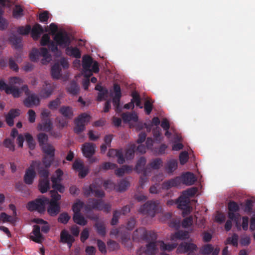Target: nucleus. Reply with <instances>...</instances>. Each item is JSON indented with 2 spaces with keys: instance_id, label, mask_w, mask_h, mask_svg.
<instances>
[{
  "instance_id": "nucleus-1",
  "label": "nucleus",
  "mask_w": 255,
  "mask_h": 255,
  "mask_svg": "<svg viewBox=\"0 0 255 255\" xmlns=\"http://www.w3.org/2000/svg\"><path fill=\"white\" fill-rule=\"evenodd\" d=\"M133 239L137 241L141 240L149 242H157V235L153 231H148L144 228H139L133 232Z\"/></svg>"
},
{
  "instance_id": "nucleus-2",
  "label": "nucleus",
  "mask_w": 255,
  "mask_h": 255,
  "mask_svg": "<svg viewBox=\"0 0 255 255\" xmlns=\"http://www.w3.org/2000/svg\"><path fill=\"white\" fill-rule=\"evenodd\" d=\"M45 201H48V198L42 196L41 198L29 201L26 205V208L31 212L37 211L41 213L45 210Z\"/></svg>"
},
{
  "instance_id": "nucleus-3",
  "label": "nucleus",
  "mask_w": 255,
  "mask_h": 255,
  "mask_svg": "<svg viewBox=\"0 0 255 255\" xmlns=\"http://www.w3.org/2000/svg\"><path fill=\"white\" fill-rule=\"evenodd\" d=\"M86 209H96L109 213L111 211V205L105 203L103 200L91 198L88 200V203L86 207Z\"/></svg>"
},
{
  "instance_id": "nucleus-4",
  "label": "nucleus",
  "mask_w": 255,
  "mask_h": 255,
  "mask_svg": "<svg viewBox=\"0 0 255 255\" xmlns=\"http://www.w3.org/2000/svg\"><path fill=\"white\" fill-rule=\"evenodd\" d=\"M228 208L229 210L228 213L229 219L232 220L235 223L237 228L239 230H240L241 225L239 222V220L241 217V215L239 213H236L238 212L240 210V207L238 204L235 201H230L228 203Z\"/></svg>"
},
{
  "instance_id": "nucleus-5",
  "label": "nucleus",
  "mask_w": 255,
  "mask_h": 255,
  "mask_svg": "<svg viewBox=\"0 0 255 255\" xmlns=\"http://www.w3.org/2000/svg\"><path fill=\"white\" fill-rule=\"evenodd\" d=\"M41 162L37 161H32L30 166L26 170L23 177V181L26 184L31 185L36 177L35 168L39 167Z\"/></svg>"
},
{
  "instance_id": "nucleus-6",
  "label": "nucleus",
  "mask_w": 255,
  "mask_h": 255,
  "mask_svg": "<svg viewBox=\"0 0 255 255\" xmlns=\"http://www.w3.org/2000/svg\"><path fill=\"white\" fill-rule=\"evenodd\" d=\"M90 115L84 113L80 115L74 120L75 127L74 128V132L77 134H79L84 131L85 129V125L90 122Z\"/></svg>"
},
{
  "instance_id": "nucleus-7",
  "label": "nucleus",
  "mask_w": 255,
  "mask_h": 255,
  "mask_svg": "<svg viewBox=\"0 0 255 255\" xmlns=\"http://www.w3.org/2000/svg\"><path fill=\"white\" fill-rule=\"evenodd\" d=\"M158 203L157 201H148L139 208V212L153 217L157 211Z\"/></svg>"
},
{
  "instance_id": "nucleus-8",
  "label": "nucleus",
  "mask_w": 255,
  "mask_h": 255,
  "mask_svg": "<svg viewBox=\"0 0 255 255\" xmlns=\"http://www.w3.org/2000/svg\"><path fill=\"white\" fill-rule=\"evenodd\" d=\"M54 39L57 45L66 48L71 43L70 37L66 32H58L55 35Z\"/></svg>"
},
{
  "instance_id": "nucleus-9",
  "label": "nucleus",
  "mask_w": 255,
  "mask_h": 255,
  "mask_svg": "<svg viewBox=\"0 0 255 255\" xmlns=\"http://www.w3.org/2000/svg\"><path fill=\"white\" fill-rule=\"evenodd\" d=\"M93 63L92 58L89 55H85L82 59V67L84 76L87 78L92 75L91 67Z\"/></svg>"
},
{
  "instance_id": "nucleus-10",
  "label": "nucleus",
  "mask_w": 255,
  "mask_h": 255,
  "mask_svg": "<svg viewBox=\"0 0 255 255\" xmlns=\"http://www.w3.org/2000/svg\"><path fill=\"white\" fill-rule=\"evenodd\" d=\"M190 203L189 198H187L183 194L180 196L176 201V204L177 207L182 210L183 213L188 214L190 213V207L189 204Z\"/></svg>"
},
{
  "instance_id": "nucleus-11",
  "label": "nucleus",
  "mask_w": 255,
  "mask_h": 255,
  "mask_svg": "<svg viewBox=\"0 0 255 255\" xmlns=\"http://www.w3.org/2000/svg\"><path fill=\"white\" fill-rule=\"evenodd\" d=\"M23 101L24 105L27 108L37 106L40 104V99L35 94H29Z\"/></svg>"
},
{
  "instance_id": "nucleus-12",
  "label": "nucleus",
  "mask_w": 255,
  "mask_h": 255,
  "mask_svg": "<svg viewBox=\"0 0 255 255\" xmlns=\"http://www.w3.org/2000/svg\"><path fill=\"white\" fill-rule=\"evenodd\" d=\"M48 204L47 208V213L51 217H55L60 212L61 207L58 203H54V201H49L48 198V201H45V205Z\"/></svg>"
},
{
  "instance_id": "nucleus-13",
  "label": "nucleus",
  "mask_w": 255,
  "mask_h": 255,
  "mask_svg": "<svg viewBox=\"0 0 255 255\" xmlns=\"http://www.w3.org/2000/svg\"><path fill=\"white\" fill-rule=\"evenodd\" d=\"M95 144L91 142H86L82 147V151L84 156L86 157H90L95 153Z\"/></svg>"
},
{
  "instance_id": "nucleus-14",
  "label": "nucleus",
  "mask_w": 255,
  "mask_h": 255,
  "mask_svg": "<svg viewBox=\"0 0 255 255\" xmlns=\"http://www.w3.org/2000/svg\"><path fill=\"white\" fill-rule=\"evenodd\" d=\"M20 110L17 109L10 110L5 116V122L8 126L12 127L14 125V119L20 115Z\"/></svg>"
},
{
  "instance_id": "nucleus-15",
  "label": "nucleus",
  "mask_w": 255,
  "mask_h": 255,
  "mask_svg": "<svg viewBox=\"0 0 255 255\" xmlns=\"http://www.w3.org/2000/svg\"><path fill=\"white\" fill-rule=\"evenodd\" d=\"M180 177H176L163 182L162 184V188L164 190H168L172 187H175L180 185Z\"/></svg>"
},
{
  "instance_id": "nucleus-16",
  "label": "nucleus",
  "mask_w": 255,
  "mask_h": 255,
  "mask_svg": "<svg viewBox=\"0 0 255 255\" xmlns=\"http://www.w3.org/2000/svg\"><path fill=\"white\" fill-rule=\"evenodd\" d=\"M146 162V159L144 157H140L136 163L135 170L138 173H142L146 175L148 169V165L145 167Z\"/></svg>"
},
{
  "instance_id": "nucleus-17",
  "label": "nucleus",
  "mask_w": 255,
  "mask_h": 255,
  "mask_svg": "<svg viewBox=\"0 0 255 255\" xmlns=\"http://www.w3.org/2000/svg\"><path fill=\"white\" fill-rule=\"evenodd\" d=\"M54 88L51 84L45 81L40 92L41 97L47 98L50 97L53 93Z\"/></svg>"
},
{
  "instance_id": "nucleus-18",
  "label": "nucleus",
  "mask_w": 255,
  "mask_h": 255,
  "mask_svg": "<svg viewBox=\"0 0 255 255\" xmlns=\"http://www.w3.org/2000/svg\"><path fill=\"white\" fill-rule=\"evenodd\" d=\"M32 233L33 236H30V239L36 243H41L43 238L40 233V228L39 226L37 225H34Z\"/></svg>"
},
{
  "instance_id": "nucleus-19",
  "label": "nucleus",
  "mask_w": 255,
  "mask_h": 255,
  "mask_svg": "<svg viewBox=\"0 0 255 255\" xmlns=\"http://www.w3.org/2000/svg\"><path fill=\"white\" fill-rule=\"evenodd\" d=\"M180 178L181 183L182 182L183 184L188 186L194 184L196 181V178L194 174L189 172L183 174Z\"/></svg>"
},
{
  "instance_id": "nucleus-20",
  "label": "nucleus",
  "mask_w": 255,
  "mask_h": 255,
  "mask_svg": "<svg viewBox=\"0 0 255 255\" xmlns=\"http://www.w3.org/2000/svg\"><path fill=\"white\" fill-rule=\"evenodd\" d=\"M59 112L66 119L71 120L74 116L73 109L71 107L63 106L59 109Z\"/></svg>"
},
{
  "instance_id": "nucleus-21",
  "label": "nucleus",
  "mask_w": 255,
  "mask_h": 255,
  "mask_svg": "<svg viewBox=\"0 0 255 255\" xmlns=\"http://www.w3.org/2000/svg\"><path fill=\"white\" fill-rule=\"evenodd\" d=\"M52 128V123L50 119H45L41 120V123L37 126L38 130L44 131L46 132L50 131Z\"/></svg>"
},
{
  "instance_id": "nucleus-22",
  "label": "nucleus",
  "mask_w": 255,
  "mask_h": 255,
  "mask_svg": "<svg viewBox=\"0 0 255 255\" xmlns=\"http://www.w3.org/2000/svg\"><path fill=\"white\" fill-rule=\"evenodd\" d=\"M197 249V247L194 244L183 242L180 244L177 250L180 252L185 253L196 251Z\"/></svg>"
},
{
  "instance_id": "nucleus-23",
  "label": "nucleus",
  "mask_w": 255,
  "mask_h": 255,
  "mask_svg": "<svg viewBox=\"0 0 255 255\" xmlns=\"http://www.w3.org/2000/svg\"><path fill=\"white\" fill-rule=\"evenodd\" d=\"M159 241L150 242L146 245L145 253L147 255H154L158 251L157 247H159Z\"/></svg>"
},
{
  "instance_id": "nucleus-24",
  "label": "nucleus",
  "mask_w": 255,
  "mask_h": 255,
  "mask_svg": "<svg viewBox=\"0 0 255 255\" xmlns=\"http://www.w3.org/2000/svg\"><path fill=\"white\" fill-rule=\"evenodd\" d=\"M30 31H31V37L34 40H37L40 37V35L44 32L42 26L38 23H36L32 28H31Z\"/></svg>"
},
{
  "instance_id": "nucleus-25",
  "label": "nucleus",
  "mask_w": 255,
  "mask_h": 255,
  "mask_svg": "<svg viewBox=\"0 0 255 255\" xmlns=\"http://www.w3.org/2000/svg\"><path fill=\"white\" fill-rule=\"evenodd\" d=\"M65 52L67 55L77 59L81 58V56L80 50L76 47L68 46L66 48Z\"/></svg>"
},
{
  "instance_id": "nucleus-26",
  "label": "nucleus",
  "mask_w": 255,
  "mask_h": 255,
  "mask_svg": "<svg viewBox=\"0 0 255 255\" xmlns=\"http://www.w3.org/2000/svg\"><path fill=\"white\" fill-rule=\"evenodd\" d=\"M122 118L125 123L130 121L136 122L138 121V116L135 113L126 112L122 114Z\"/></svg>"
},
{
  "instance_id": "nucleus-27",
  "label": "nucleus",
  "mask_w": 255,
  "mask_h": 255,
  "mask_svg": "<svg viewBox=\"0 0 255 255\" xmlns=\"http://www.w3.org/2000/svg\"><path fill=\"white\" fill-rule=\"evenodd\" d=\"M95 90L99 91L98 94L97 100L98 101H102L105 98L107 97L108 94V90L107 88L103 87L100 85H97L95 87Z\"/></svg>"
},
{
  "instance_id": "nucleus-28",
  "label": "nucleus",
  "mask_w": 255,
  "mask_h": 255,
  "mask_svg": "<svg viewBox=\"0 0 255 255\" xmlns=\"http://www.w3.org/2000/svg\"><path fill=\"white\" fill-rule=\"evenodd\" d=\"M38 187L41 193H46L50 188V182L49 179L46 178L40 179Z\"/></svg>"
},
{
  "instance_id": "nucleus-29",
  "label": "nucleus",
  "mask_w": 255,
  "mask_h": 255,
  "mask_svg": "<svg viewBox=\"0 0 255 255\" xmlns=\"http://www.w3.org/2000/svg\"><path fill=\"white\" fill-rule=\"evenodd\" d=\"M40 56L43 57L41 63L43 64H46L51 60V56L49 54L48 50L45 47L40 48L39 49Z\"/></svg>"
},
{
  "instance_id": "nucleus-30",
  "label": "nucleus",
  "mask_w": 255,
  "mask_h": 255,
  "mask_svg": "<svg viewBox=\"0 0 255 255\" xmlns=\"http://www.w3.org/2000/svg\"><path fill=\"white\" fill-rule=\"evenodd\" d=\"M178 162L176 159H170L167 161L165 169L168 174L172 173L177 168Z\"/></svg>"
},
{
  "instance_id": "nucleus-31",
  "label": "nucleus",
  "mask_w": 255,
  "mask_h": 255,
  "mask_svg": "<svg viewBox=\"0 0 255 255\" xmlns=\"http://www.w3.org/2000/svg\"><path fill=\"white\" fill-rule=\"evenodd\" d=\"M189 237L188 233L186 231H178L171 235V240L176 241V240H185Z\"/></svg>"
},
{
  "instance_id": "nucleus-32",
  "label": "nucleus",
  "mask_w": 255,
  "mask_h": 255,
  "mask_svg": "<svg viewBox=\"0 0 255 255\" xmlns=\"http://www.w3.org/2000/svg\"><path fill=\"white\" fill-rule=\"evenodd\" d=\"M61 69L58 63H55L51 67V74L53 79H58L60 78Z\"/></svg>"
},
{
  "instance_id": "nucleus-33",
  "label": "nucleus",
  "mask_w": 255,
  "mask_h": 255,
  "mask_svg": "<svg viewBox=\"0 0 255 255\" xmlns=\"http://www.w3.org/2000/svg\"><path fill=\"white\" fill-rule=\"evenodd\" d=\"M21 41L22 38L16 36L15 35H12L9 37V41L16 49H19L21 48Z\"/></svg>"
},
{
  "instance_id": "nucleus-34",
  "label": "nucleus",
  "mask_w": 255,
  "mask_h": 255,
  "mask_svg": "<svg viewBox=\"0 0 255 255\" xmlns=\"http://www.w3.org/2000/svg\"><path fill=\"white\" fill-rule=\"evenodd\" d=\"M41 148L43 152L45 153V155L55 156V149L52 144L48 143L42 146Z\"/></svg>"
},
{
  "instance_id": "nucleus-35",
  "label": "nucleus",
  "mask_w": 255,
  "mask_h": 255,
  "mask_svg": "<svg viewBox=\"0 0 255 255\" xmlns=\"http://www.w3.org/2000/svg\"><path fill=\"white\" fill-rule=\"evenodd\" d=\"M67 90L70 94L73 95H76L78 94L80 89L77 83L75 81H73L67 87Z\"/></svg>"
},
{
  "instance_id": "nucleus-36",
  "label": "nucleus",
  "mask_w": 255,
  "mask_h": 255,
  "mask_svg": "<svg viewBox=\"0 0 255 255\" xmlns=\"http://www.w3.org/2000/svg\"><path fill=\"white\" fill-rule=\"evenodd\" d=\"M73 219L75 223L81 226H85L87 224V220L81 215V213L74 214Z\"/></svg>"
},
{
  "instance_id": "nucleus-37",
  "label": "nucleus",
  "mask_w": 255,
  "mask_h": 255,
  "mask_svg": "<svg viewBox=\"0 0 255 255\" xmlns=\"http://www.w3.org/2000/svg\"><path fill=\"white\" fill-rule=\"evenodd\" d=\"M129 186V182L125 179L121 180L116 186V190L119 192H124L126 191Z\"/></svg>"
},
{
  "instance_id": "nucleus-38",
  "label": "nucleus",
  "mask_w": 255,
  "mask_h": 255,
  "mask_svg": "<svg viewBox=\"0 0 255 255\" xmlns=\"http://www.w3.org/2000/svg\"><path fill=\"white\" fill-rule=\"evenodd\" d=\"M159 247L162 251H171L177 247V244H166L163 241H159Z\"/></svg>"
},
{
  "instance_id": "nucleus-39",
  "label": "nucleus",
  "mask_w": 255,
  "mask_h": 255,
  "mask_svg": "<svg viewBox=\"0 0 255 255\" xmlns=\"http://www.w3.org/2000/svg\"><path fill=\"white\" fill-rule=\"evenodd\" d=\"M74 237L69 234L68 231L65 229L62 230L60 233V242L63 243H68V242Z\"/></svg>"
},
{
  "instance_id": "nucleus-40",
  "label": "nucleus",
  "mask_w": 255,
  "mask_h": 255,
  "mask_svg": "<svg viewBox=\"0 0 255 255\" xmlns=\"http://www.w3.org/2000/svg\"><path fill=\"white\" fill-rule=\"evenodd\" d=\"M162 160L160 158L154 159L148 164V168L158 169L160 168V166L162 165Z\"/></svg>"
},
{
  "instance_id": "nucleus-41",
  "label": "nucleus",
  "mask_w": 255,
  "mask_h": 255,
  "mask_svg": "<svg viewBox=\"0 0 255 255\" xmlns=\"http://www.w3.org/2000/svg\"><path fill=\"white\" fill-rule=\"evenodd\" d=\"M61 102L59 98H57L49 102L48 107L52 111L56 110L58 109L59 106L61 105Z\"/></svg>"
},
{
  "instance_id": "nucleus-42",
  "label": "nucleus",
  "mask_w": 255,
  "mask_h": 255,
  "mask_svg": "<svg viewBox=\"0 0 255 255\" xmlns=\"http://www.w3.org/2000/svg\"><path fill=\"white\" fill-rule=\"evenodd\" d=\"M37 139L40 147L47 143L48 140V135L43 132H40L37 134Z\"/></svg>"
},
{
  "instance_id": "nucleus-43",
  "label": "nucleus",
  "mask_w": 255,
  "mask_h": 255,
  "mask_svg": "<svg viewBox=\"0 0 255 255\" xmlns=\"http://www.w3.org/2000/svg\"><path fill=\"white\" fill-rule=\"evenodd\" d=\"M84 202L80 200H77L76 202L72 206V210L74 214L80 213L81 209L83 207Z\"/></svg>"
},
{
  "instance_id": "nucleus-44",
  "label": "nucleus",
  "mask_w": 255,
  "mask_h": 255,
  "mask_svg": "<svg viewBox=\"0 0 255 255\" xmlns=\"http://www.w3.org/2000/svg\"><path fill=\"white\" fill-rule=\"evenodd\" d=\"M57 179L52 178V188L54 189L53 190H55L57 192H59L61 193H63L64 192L65 188L64 187L61 185V184L58 183L57 182Z\"/></svg>"
},
{
  "instance_id": "nucleus-45",
  "label": "nucleus",
  "mask_w": 255,
  "mask_h": 255,
  "mask_svg": "<svg viewBox=\"0 0 255 255\" xmlns=\"http://www.w3.org/2000/svg\"><path fill=\"white\" fill-rule=\"evenodd\" d=\"M95 227L98 234L102 236H105L106 233V228L104 224L102 223H96Z\"/></svg>"
},
{
  "instance_id": "nucleus-46",
  "label": "nucleus",
  "mask_w": 255,
  "mask_h": 255,
  "mask_svg": "<svg viewBox=\"0 0 255 255\" xmlns=\"http://www.w3.org/2000/svg\"><path fill=\"white\" fill-rule=\"evenodd\" d=\"M54 155H45L43 157L42 162L46 168L49 167L54 160Z\"/></svg>"
},
{
  "instance_id": "nucleus-47",
  "label": "nucleus",
  "mask_w": 255,
  "mask_h": 255,
  "mask_svg": "<svg viewBox=\"0 0 255 255\" xmlns=\"http://www.w3.org/2000/svg\"><path fill=\"white\" fill-rule=\"evenodd\" d=\"M8 92L6 91L7 94H12L14 98H18L20 97L21 91L19 88L15 86H10Z\"/></svg>"
},
{
  "instance_id": "nucleus-48",
  "label": "nucleus",
  "mask_w": 255,
  "mask_h": 255,
  "mask_svg": "<svg viewBox=\"0 0 255 255\" xmlns=\"http://www.w3.org/2000/svg\"><path fill=\"white\" fill-rule=\"evenodd\" d=\"M70 219V216L68 214L67 212H63L59 215L57 220L59 223L66 224Z\"/></svg>"
},
{
  "instance_id": "nucleus-49",
  "label": "nucleus",
  "mask_w": 255,
  "mask_h": 255,
  "mask_svg": "<svg viewBox=\"0 0 255 255\" xmlns=\"http://www.w3.org/2000/svg\"><path fill=\"white\" fill-rule=\"evenodd\" d=\"M3 145L9 150L14 151L15 150V145L14 140L10 138H6L3 141Z\"/></svg>"
},
{
  "instance_id": "nucleus-50",
  "label": "nucleus",
  "mask_w": 255,
  "mask_h": 255,
  "mask_svg": "<svg viewBox=\"0 0 255 255\" xmlns=\"http://www.w3.org/2000/svg\"><path fill=\"white\" fill-rule=\"evenodd\" d=\"M132 99L131 101L133 102V104L135 103L136 106L139 107L140 108H142V106L141 105V101L139 95L136 92H132L131 94Z\"/></svg>"
},
{
  "instance_id": "nucleus-51",
  "label": "nucleus",
  "mask_w": 255,
  "mask_h": 255,
  "mask_svg": "<svg viewBox=\"0 0 255 255\" xmlns=\"http://www.w3.org/2000/svg\"><path fill=\"white\" fill-rule=\"evenodd\" d=\"M95 188V183L93 182L88 187H84L83 189V194L86 197L90 196V194H93V190Z\"/></svg>"
},
{
  "instance_id": "nucleus-52",
  "label": "nucleus",
  "mask_w": 255,
  "mask_h": 255,
  "mask_svg": "<svg viewBox=\"0 0 255 255\" xmlns=\"http://www.w3.org/2000/svg\"><path fill=\"white\" fill-rule=\"evenodd\" d=\"M135 147L134 145H132L127 149L125 153V157L127 159H131L134 157Z\"/></svg>"
},
{
  "instance_id": "nucleus-53",
  "label": "nucleus",
  "mask_w": 255,
  "mask_h": 255,
  "mask_svg": "<svg viewBox=\"0 0 255 255\" xmlns=\"http://www.w3.org/2000/svg\"><path fill=\"white\" fill-rule=\"evenodd\" d=\"M198 191V189L196 187H192L189 188L182 192V194L188 198L190 197L194 196Z\"/></svg>"
},
{
  "instance_id": "nucleus-54",
  "label": "nucleus",
  "mask_w": 255,
  "mask_h": 255,
  "mask_svg": "<svg viewBox=\"0 0 255 255\" xmlns=\"http://www.w3.org/2000/svg\"><path fill=\"white\" fill-rule=\"evenodd\" d=\"M40 56V52L38 49L33 48L29 53V58L32 62H36Z\"/></svg>"
},
{
  "instance_id": "nucleus-55",
  "label": "nucleus",
  "mask_w": 255,
  "mask_h": 255,
  "mask_svg": "<svg viewBox=\"0 0 255 255\" xmlns=\"http://www.w3.org/2000/svg\"><path fill=\"white\" fill-rule=\"evenodd\" d=\"M31 30V26L30 25H27L25 27L20 26L17 29V32L21 35H27Z\"/></svg>"
},
{
  "instance_id": "nucleus-56",
  "label": "nucleus",
  "mask_w": 255,
  "mask_h": 255,
  "mask_svg": "<svg viewBox=\"0 0 255 255\" xmlns=\"http://www.w3.org/2000/svg\"><path fill=\"white\" fill-rule=\"evenodd\" d=\"M121 97L114 96L113 98V103L115 107V110L117 113H120L122 111V108L120 106V99Z\"/></svg>"
},
{
  "instance_id": "nucleus-57",
  "label": "nucleus",
  "mask_w": 255,
  "mask_h": 255,
  "mask_svg": "<svg viewBox=\"0 0 255 255\" xmlns=\"http://www.w3.org/2000/svg\"><path fill=\"white\" fill-rule=\"evenodd\" d=\"M84 165L83 162L79 159H76L75 160L73 164V169L76 171H79V170H81L84 168Z\"/></svg>"
},
{
  "instance_id": "nucleus-58",
  "label": "nucleus",
  "mask_w": 255,
  "mask_h": 255,
  "mask_svg": "<svg viewBox=\"0 0 255 255\" xmlns=\"http://www.w3.org/2000/svg\"><path fill=\"white\" fill-rule=\"evenodd\" d=\"M103 187L106 190H112L116 189V184L110 180H105L103 183Z\"/></svg>"
},
{
  "instance_id": "nucleus-59",
  "label": "nucleus",
  "mask_w": 255,
  "mask_h": 255,
  "mask_svg": "<svg viewBox=\"0 0 255 255\" xmlns=\"http://www.w3.org/2000/svg\"><path fill=\"white\" fill-rule=\"evenodd\" d=\"M94 183H95V188L93 190V194H94L96 197H104L105 195L104 192L102 190L99 189L96 181L94 182Z\"/></svg>"
},
{
  "instance_id": "nucleus-60",
  "label": "nucleus",
  "mask_w": 255,
  "mask_h": 255,
  "mask_svg": "<svg viewBox=\"0 0 255 255\" xmlns=\"http://www.w3.org/2000/svg\"><path fill=\"white\" fill-rule=\"evenodd\" d=\"M50 192L51 199L49 200V201H53L54 203H58V202L61 200V196L55 190H51Z\"/></svg>"
},
{
  "instance_id": "nucleus-61",
  "label": "nucleus",
  "mask_w": 255,
  "mask_h": 255,
  "mask_svg": "<svg viewBox=\"0 0 255 255\" xmlns=\"http://www.w3.org/2000/svg\"><path fill=\"white\" fill-rule=\"evenodd\" d=\"M213 251V247L211 244H207L203 247L201 253L204 255H209Z\"/></svg>"
},
{
  "instance_id": "nucleus-62",
  "label": "nucleus",
  "mask_w": 255,
  "mask_h": 255,
  "mask_svg": "<svg viewBox=\"0 0 255 255\" xmlns=\"http://www.w3.org/2000/svg\"><path fill=\"white\" fill-rule=\"evenodd\" d=\"M108 249L111 251L117 250L119 249V245L115 241L110 240L107 242Z\"/></svg>"
},
{
  "instance_id": "nucleus-63",
  "label": "nucleus",
  "mask_w": 255,
  "mask_h": 255,
  "mask_svg": "<svg viewBox=\"0 0 255 255\" xmlns=\"http://www.w3.org/2000/svg\"><path fill=\"white\" fill-rule=\"evenodd\" d=\"M121 214V213L120 211L115 210L113 213V218L112 219L111 224L112 225H116L118 224L119 221V219Z\"/></svg>"
},
{
  "instance_id": "nucleus-64",
  "label": "nucleus",
  "mask_w": 255,
  "mask_h": 255,
  "mask_svg": "<svg viewBox=\"0 0 255 255\" xmlns=\"http://www.w3.org/2000/svg\"><path fill=\"white\" fill-rule=\"evenodd\" d=\"M23 15V9L19 5H16L13 11V16L15 18H18Z\"/></svg>"
}]
</instances>
